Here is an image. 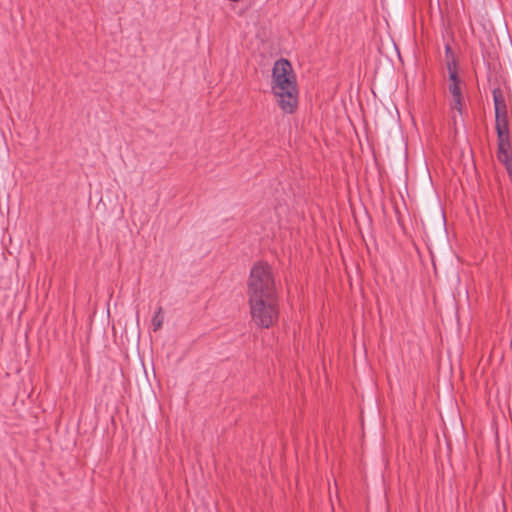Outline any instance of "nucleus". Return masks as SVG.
<instances>
[{
    "instance_id": "nucleus-1",
    "label": "nucleus",
    "mask_w": 512,
    "mask_h": 512,
    "mask_svg": "<svg viewBox=\"0 0 512 512\" xmlns=\"http://www.w3.org/2000/svg\"><path fill=\"white\" fill-rule=\"evenodd\" d=\"M247 299L278 296L272 268L265 262L255 263L247 280Z\"/></svg>"
},
{
    "instance_id": "nucleus-2",
    "label": "nucleus",
    "mask_w": 512,
    "mask_h": 512,
    "mask_svg": "<svg viewBox=\"0 0 512 512\" xmlns=\"http://www.w3.org/2000/svg\"><path fill=\"white\" fill-rule=\"evenodd\" d=\"M251 322L258 328L269 329L279 318L278 296L247 299Z\"/></svg>"
},
{
    "instance_id": "nucleus-3",
    "label": "nucleus",
    "mask_w": 512,
    "mask_h": 512,
    "mask_svg": "<svg viewBox=\"0 0 512 512\" xmlns=\"http://www.w3.org/2000/svg\"><path fill=\"white\" fill-rule=\"evenodd\" d=\"M272 77L275 96H295L297 94L295 75L288 60L280 59L275 62Z\"/></svg>"
},
{
    "instance_id": "nucleus-4",
    "label": "nucleus",
    "mask_w": 512,
    "mask_h": 512,
    "mask_svg": "<svg viewBox=\"0 0 512 512\" xmlns=\"http://www.w3.org/2000/svg\"><path fill=\"white\" fill-rule=\"evenodd\" d=\"M497 158L512 175V128L496 130Z\"/></svg>"
},
{
    "instance_id": "nucleus-5",
    "label": "nucleus",
    "mask_w": 512,
    "mask_h": 512,
    "mask_svg": "<svg viewBox=\"0 0 512 512\" xmlns=\"http://www.w3.org/2000/svg\"><path fill=\"white\" fill-rule=\"evenodd\" d=\"M445 61L448 71V89L452 96H462L461 80L458 76V65L456 56L450 46L445 45Z\"/></svg>"
},
{
    "instance_id": "nucleus-6",
    "label": "nucleus",
    "mask_w": 512,
    "mask_h": 512,
    "mask_svg": "<svg viewBox=\"0 0 512 512\" xmlns=\"http://www.w3.org/2000/svg\"><path fill=\"white\" fill-rule=\"evenodd\" d=\"M496 130L512 128L505 98H494Z\"/></svg>"
},
{
    "instance_id": "nucleus-7",
    "label": "nucleus",
    "mask_w": 512,
    "mask_h": 512,
    "mask_svg": "<svg viewBox=\"0 0 512 512\" xmlns=\"http://www.w3.org/2000/svg\"><path fill=\"white\" fill-rule=\"evenodd\" d=\"M277 105L284 113H293L298 108V98H277Z\"/></svg>"
},
{
    "instance_id": "nucleus-8",
    "label": "nucleus",
    "mask_w": 512,
    "mask_h": 512,
    "mask_svg": "<svg viewBox=\"0 0 512 512\" xmlns=\"http://www.w3.org/2000/svg\"><path fill=\"white\" fill-rule=\"evenodd\" d=\"M164 322V314L162 307H158L151 320L153 331H158L162 328Z\"/></svg>"
},
{
    "instance_id": "nucleus-9",
    "label": "nucleus",
    "mask_w": 512,
    "mask_h": 512,
    "mask_svg": "<svg viewBox=\"0 0 512 512\" xmlns=\"http://www.w3.org/2000/svg\"><path fill=\"white\" fill-rule=\"evenodd\" d=\"M492 93H493L494 97L505 96V95L506 96H512V89L510 87V84L506 83L504 89H502L500 87L493 88Z\"/></svg>"
},
{
    "instance_id": "nucleus-10",
    "label": "nucleus",
    "mask_w": 512,
    "mask_h": 512,
    "mask_svg": "<svg viewBox=\"0 0 512 512\" xmlns=\"http://www.w3.org/2000/svg\"><path fill=\"white\" fill-rule=\"evenodd\" d=\"M461 100H462V98H460V97L455 98V102H454L453 107L458 109V110H460V107L462 105Z\"/></svg>"
}]
</instances>
